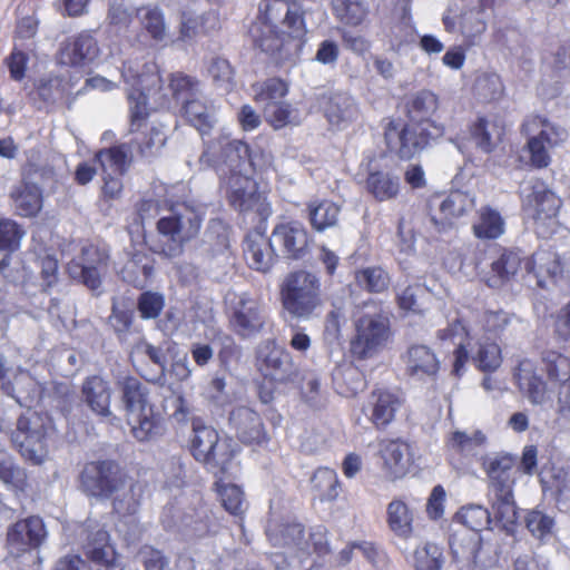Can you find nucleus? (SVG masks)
Wrapping results in <instances>:
<instances>
[{
  "label": "nucleus",
  "instance_id": "51",
  "mask_svg": "<svg viewBox=\"0 0 570 570\" xmlns=\"http://www.w3.org/2000/svg\"><path fill=\"white\" fill-rule=\"evenodd\" d=\"M0 481L12 491H23L27 473L7 452L0 451Z\"/></svg>",
  "mask_w": 570,
  "mask_h": 570
},
{
  "label": "nucleus",
  "instance_id": "41",
  "mask_svg": "<svg viewBox=\"0 0 570 570\" xmlns=\"http://www.w3.org/2000/svg\"><path fill=\"white\" fill-rule=\"evenodd\" d=\"M102 174L124 176L130 167L131 157L127 145L112 146L96 154Z\"/></svg>",
  "mask_w": 570,
  "mask_h": 570
},
{
  "label": "nucleus",
  "instance_id": "38",
  "mask_svg": "<svg viewBox=\"0 0 570 570\" xmlns=\"http://www.w3.org/2000/svg\"><path fill=\"white\" fill-rule=\"evenodd\" d=\"M87 542L83 548L87 557L94 562L109 564L115 559L114 548L109 543V533L98 524L87 525Z\"/></svg>",
  "mask_w": 570,
  "mask_h": 570
},
{
  "label": "nucleus",
  "instance_id": "49",
  "mask_svg": "<svg viewBox=\"0 0 570 570\" xmlns=\"http://www.w3.org/2000/svg\"><path fill=\"white\" fill-rule=\"evenodd\" d=\"M307 210L311 225L318 232L334 226L340 215V207L331 200L311 202Z\"/></svg>",
  "mask_w": 570,
  "mask_h": 570
},
{
  "label": "nucleus",
  "instance_id": "29",
  "mask_svg": "<svg viewBox=\"0 0 570 570\" xmlns=\"http://www.w3.org/2000/svg\"><path fill=\"white\" fill-rule=\"evenodd\" d=\"M400 406L396 395L380 390L372 392L364 412L376 428H384L393 421Z\"/></svg>",
  "mask_w": 570,
  "mask_h": 570
},
{
  "label": "nucleus",
  "instance_id": "54",
  "mask_svg": "<svg viewBox=\"0 0 570 570\" xmlns=\"http://www.w3.org/2000/svg\"><path fill=\"white\" fill-rule=\"evenodd\" d=\"M439 99L430 90H421L409 102V116L415 122L431 121L430 117L436 111Z\"/></svg>",
  "mask_w": 570,
  "mask_h": 570
},
{
  "label": "nucleus",
  "instance_id": "62",
  "mask_svg": "<svg viewBox=\"0 0 570 570\" xmlns=\"http://www.w3.org/2000/svg\"><path fill=\"white\" fill-rule=\"evenodd\" d=\"M473 361L481 371L493 372L502 363L501 348L495 342L480 343Z\"/></svg>",
  "mask_w": 570,
  "mask_h": 570
},
{
  "label": "nucleus",
  "instance_id": "61",
  "mask_svg": "<svg viewBox=\"0 0 570 570\" xmlns=\"http://www.w3.org/2000/svg\"><path fill=\"white\" fill-rule=\"evenodd\" d=\"M456 519L470 531L478 532L484 529L490 523V512L476 504H470L460 509L456 513Z\"/></svg>",
  "mask_w": 570,
  "mask_h": 570
},
{
  "label": "nucleus",
  "instance_id": "30",
  "mask_svg": "<svg viewBox=\"0 0 570 570\" xmlns=\"http://www.w3.org/2000/svg\"><path fill=\"white\" fill-rule=\"evenodd\" d=\"M6 392L20 405L28 407L45 400L43 385L27 371H19L12 383L6 386Z\"/></svg>",
  "mask_w": 570,
  "mask_h": 570
},
{
  "label": "nucleus",
  "instance_id": "22",
  "mask_svg": "<svg viewBox=\"0 0 570 570\" xmlns=\"http://www.w3.org/2000/svg\"><path fill=\"white\" fill-rule=\"evenodd\" d=\"M111 394L109 382L100 375H90L81 384V397L85 404L92 413L109 421L116 419L110 409Z\"/></svg>",
  "mask_w": 570,
  "mask_h": 570
},
{
  "label": "nucleus",
  "instance_id": "44",
  "mask_svg": "<svg viewBox=\"0 0 570 570\" xmlns=\"http://www.w3.org/2000/svg\"><path fill=\"white\" fill-rule=\"evenodd\" d=\"M521 257L513 252H504L491 264V275L487 283L490 287L498 288L510 281L520 269Z\"/></svg>",
  "mask_w": 570,
  "mask_h": 570
},
{
  "label": "nucleus",
  "instance_id": "24",
  "mask_svg": "<svg viewBox=\"0 0 570 570\" xmlns=\"http://www.w3.org/2000/svg\"><path fill=\"white\" fill-rule=\"evenodd\" d=\"M450 548L454 560L469 570H483L484 564L480 559L482 539L478 532H455L450 540Z\"/></svg>",
  "mask_w": 570,
  "mask_h": 570
},
{
  "label": "nucleus",
  "instance_id": "53",
  "mask_svg": "<svg viewBox=\"0 0 570 570\" xmlns=\"http://www.w3.org/2000/svg\"><path fill=\"white\" fill-rule=\"evenodd\" d=\"M475 206L474 196L469 193L454 190L440 204V212L445 219L460 218L471 212Z\"/></svg>",
  "mask_w": 570,
  "mask_h": 570
},
{
  "label": "nucleus",
  "instance_id": "1",
  "mask_svg": "<svg viewBox=\"0 0 570 570\" xmlns=\"http://www.w3.org/2000/svg\"><path fill=\"white\" fill-rule=\"evenodd\" d=\"M198 166L199 169L216 170L222 188L236 210L256 213L262 218L271 214L266 198L257 191V184L250 177L256 164L244 141L219 135L205 145Z\"/></svg>",
  "mask_w": 570,
  "mask_h": 570
},
{
  "label": "nucleus",
  "instance_id": "21",
  "mask_svg": "<svg viewBox=\"0 0 570 570\" xmlns=\"http://www.w3.org/2000/svg\"><path fill=\"white\" fill-rule=\"evenodd\" d=\"M278 253L272 238L258 230L249 232L244 240V257L249 268L267 273L276 262Z\"/></svg>",
  "mask_w": 570,
  "mask_h": 570
},
{
  "label": "nucleus",
  "instance_id": "34",
  "mask_svg": "<svg viewBox=\"0 0 570 570\" xmlns=\"http://www.w3.org/2000/svg\"><path fill=\"white\" fill-rule=\"evenodd\" d=\"M380 452L385 469L393 478H401L407 472L412 463L407 443L399 440L383 441Z\"/></svg>",
  "mask_w": 570,
  "mask_h": 570
},
{
  "label": "nucleus",
  "instance_id": "52",
  "mask_svg": "<svg viewBox=\"0 0 570 570\" xmlns=\"http://www.w3.org/2000/svg\"><path fill=\"white\" fill-rule=\"evenodd\" d=\"M332 6L335 17L353 27L361 24L368 11L365 0H333Z\"/></svg>",
  "mask_w": 570,
  "mask_h": 570
},
{
  "label": "nucleus",
  "instance_id": "11",
  "mask_svg": "<svg viewBox=\"0 0 570 570\" xmlns=\"http://www.w3.org/2000/svg\"><path fill=\"white\" fill-rule=\"evenodd\" d=\"M523 206L535 224L542 237H548L557 225V215L561 207L560 198L542 181H534L530 191L524 195Z\"/></svg>",
  "mask_w": 570,
  "mask_h": 570
},
{
  "label": "nucleus",
  "instance_id": "45",
  "mask_svg": "<svg viewBox=\"0 0 570 570\" xmlns=\"http://www.w3.org/2000/svg\"><path fill=\"white\" fill-rule=\"evenodd\" d=\"M503 132V128L495 121L484 118H479L471 128V136L475 145L484 153H491L498 146Z\"/></svg>",
  "mask_w": 570,
  "mask_h": 570
},
{
  "label": "nucleus",
  "instance_id": "55",
  "mask_svg": "<svg viewBox=\"0 0 570 570\" xmlns=\"http://www.w3.org/2000/svg\"><path fill=\"white\" fill-rule=\"evenodd\" d=\"M312 485L322 501H333L340 494L337 474L330 468L317 469L312 476Z\"/></svg>",
  "mask_w": 570,
  "mask_h": 570
},
{
  "label": "nucleus",
  "instance_id": "25",
  "mask_svg": "<svg viewBox=\"0 0 570 570\" xmlns=\"http://www.w3.org/2000/svg\"><path fill=\"white\" fill-rule=\"evenodd\" d=\"M229 424L235 429L243 443H261L265 440V430L261 416L247 406H238L229 414Z\"/></svg>",
  "mask_w": 570,
  "mask_h": 570
},
{
  "label": "nucleus",
  "instance_id": "20",
  "mask_svg": "<svg viewBox=\"0 0 570 570\" xmlns=\"http://www.w3.org/2000/svg\"><path fill=\"white\" fill-rule=\"evenodd\" d=\"M98 41L89 31L66 39L59 50V62L72 67H86L99 56Z\"/></svg>",
  "mask_w": 570,
  "mask_h": 570
},
{
  "label": "nucleus",
  "instance_id": "60",
  "mask_svg": "<svg viewBox=\"0 0 570 570\" xmlns=\"http://www.w3.org/2000/svg\"><path fill=\"white\" fill-rule=\"evenodd\" d=\"M234 456L235 451L232 444L227 440L218 439L215 449L208 455V460H205L203 464L215 474L218 472L226 473Z\"/></svg>",
  "mask_w": 570,
  "mask_h": 570
},
{
  "label": "nucleus",
  "instance_id": "47",
  "mask_svg": "<svg viewBox=\"0 0 570 570\" xmlns=\"http://www.w3.org/2000/svg\"><path fill=\"white\" fill-rule=\"evenodd\" d=\"M541 363L552 383L567 385L570 382V358L557 351H544Z\"/></svg>",
  "mask_w": 570,
  "mask_h": 570
},
{
  "label": "nucleus",
  "instance_id": "48",
  "mask_svg": "<svg viewBox=\"0 0 570 570\" xmlns=\"http://www.w3.org/2000/svg\"><path fill=\"white\" fill-rule=\"evenodd\" d=\"M268 540L274 546L303 544L304 530L301 523H277L269 521L266 528Z\"/></svg>",
  "mask_w": 570,
  "mask_h": 570
},
{
  "label": "nucleus",
  "instance_id": "3",
  "mask_svg": "<svg viewBox=\"0 0 570 570\" xmlns=\"http://www.w3.org/2000/svg\"><path fill=\"white\" fill-rule=\"evenodd\" d=\"M482 468L488 476V499L492 510L504 527L518 520L513 487L515 482V458L509 454L487 455Z\"/></svg>",
  "mask_w": 570,
  "mask_h": 570
},
{
  "label": "nucleus",
  "instance_id": "42",
  "mask_svg": "<svg viewBox=\"0 0 570 570\" xmlns=\"http://www.w3.org/2000/svg\"><path fill=\"white\" fill-rule=\"evenodd\" d=\"M183 116L203 135L208 132L214 125V114L206 105V101L199 91L197 96L186 99L183 104Z\"/></svg>",
  "mask_w": 570,
  "mask_h": 570
},
{
  "label": "nucleus",
  "instance_id": "57",
  "mask_svg": "<svg viewBox=\"0 0 570 570\" xmlns=\"http://www.w3.org/2000/svg\"><path fill=\"white\" fill-rule=\"evenodd\" d=\"M216 490L222 505L230 514L240 515L246 509L244 492L240 487L233 483H225L223 480L216 482Z\"/></svg>",
  "mask_w": 570,
  "mask_h": 570
},
{
  "label": "nucleus",
  "instance_id": "33",
  "mask_svg": "<svg viewBox=\"0 0 570 570\" xmlns=\"http://www.w3.org/2000/svg\"><path fill=\"white\" fill-rule=\"evenodd\" d=\"M219 27V17L214 10L200 14L183 13L178 39L191 41L199 36H207L216 31Z\"/></svg>",
  "mask_w": 570,
  "mask_h": 570
},
{
  "label": "nucleus",
  "instance_id": "28",
  "mask_svg": "<svg viewBox=\"0 0 570 570\" xmlns=\"http://www.w3.org/2000/svg\"><path fill=\"white\" fill-rule=\"evenodd\" d=\"M525 269L535 278L539 287H546L562 272V266L557 253L549 249H539L525 263Z\"/></svg>",
  "mask_w": 570,
  "mask_h": 570
},
{
  "label": "nucleus",
  "instance_id": "14",
  "mask_svg": "<svg viewBox=\"0 0 570 570\" xmlns=\"http://www.w3.org/2000/svg\"><path fill=\"white\" fill-rule=\"evenodd\" d=\"M522 128L527 134H534V130L540 128L537 135L529 138L527 146L531 164L537 168L547 167L551 160L550 149L563 140L566 131L541 117L529 119L522 125Z\"/></svg>",
  "mask_w": 570,
  "mask_h": 570
},
{
  "label": "nucleus",
  "instance_id": "13",
  "mask_svg": "<svg viewBox=\"0 0 570 570\" xmlns=\"http://www.w3.org/2000/svg\"><path fill=\"white\" fill-rule=\"evenodd\" d=\"M256 366L265 379L277 383L293 381L297 375V367L289 352L273 340L263 341L258 345Z\"/></svg>",
  "mask_w": 570,
  "mask_h": 570
},
{
  "label": "nucleus",
  "instance_id": "64",
  "mask_svg": "<svg viewBox=\"0 0 570 570\" xmlns=\"http://www.w3.org/2000/svg\"><path fill=\"white\" fill-rule=\"evenodd\" d=\"M524 523L531 534L540 540L551 535L554 527L553 518L540 510L528 511L524 517Z\"/></svg>",
  "mask_w": 570,
  "mask_h": 570
},
{
  "label": "nucleus",
  "instance_id": "9",
  "mask_svg": "<svg viewBox=\"0 0 570 570\" xmlns=\"http://www.w3.org/2000/svg\"><path fill=\"white\" fill-rule=\"evenodd\" d=\"M229 323L242 337H252L265 326L267 314L264 305L247 293H229L226 296Z\"/></svg>",
  "mask_w": 570,
  "mask_h": 570
},
{
  "label": "nucleus",
  "instance_id": "4",
  "mask_svg": "<svg viewBox=\"0 0 570 570\" xmlns=\"http://www.w3.org/2000/svg\"><path fill=\"white\" fill-rule=\"evenodd\" d=\"M203 220V213L194 206L186 203L173 206L169 214L157 222L161 238L154 250L167 258L181 256L185 245L198 236Z\"/></svg>",
  "mask_w": 570,
  "mask_h": 570
},
{
  "label": "nucleus",
  "instance_id": "18",
  "mask_svg": "<svg viewBox=\"0 0 570 570\" xmlns=\"http://www.w3.org/2000/svg\"><path fill=\"white\" fill-rule=\"evenodd\" d=\"M48 535L43 520L39 517H29L17 521L9 528L7 546L10 554L19 557L40 548Z\"/></svg>",
  "mask_w": 570,
  "mask_h": 570
},
{
  "label": "nucleus",
  "instance_id": "59",
  "mask_svg": "<svg viewBox=\"0 0 570 570\" xmlns=\"http://www.w3.org/2000/svg\"><path fill=\"white\" fill-rule=\"evenodd\" d=\"M255 101L266 106L267 104L279 102L287 94L288 87L286 82L278 78H271L262 83L253 87Z\"/></svg>",
  "mask_w": 570,
  "mask_h": 570
},
{
  "label": "nucleus",
  "instance_id": "8",
  "mask_svg": "<svg viewBox=\"0 0 570 570\" xmlns=\"http://www.w3.org/2000/svg\"><path fill=\"white\" fill-rule=\"evenodd\" d=\"M79 481L83 493L106 500L124 488L125 475L112 460L92 461L83 466Z\"/></svg>",
  "mask_w": 570,
  "mask_h": 570
},
{
  "label": "nucleus",
  "instance_id": "27",
  "mask_svg": "<svg viewBox=\"0 0 570 570\" xmlns=\"http://www.w3.org/2000/svg\"><path fill=\"white\" fill-rule=\"evenodd\" d=\"M130 432L138 442H150L160 438L165 431L164 419L156 413L154 406L129 414Z\"/></svg>",
  "mask_w": 570,
  "mask_h": 570
},
{
  "label": "nucleus",
  "instance_id": "46",
  "mask_svg": "<svg viewBox=\"0 0 570 570\" xmlns=\"http://www.w3.org/2000/svg\"><path fill=\"white\" fill-rule=\"evenodd\" d=\"M154 273L153 261L145 254H135L124 266L122 278L135 287L142 288Z\"/></svg>",
  "mask_w": 570,
  "mask_h": 570
},
{
  "label": "nucleus",
  "instance_id": "26",
  "mask_svg": "<svg viewBox=\"0 0 570 570\" xmlns=\"http://www.w3.org/2000/svg\"><path fill=\"white\" fill-rule=\"evenodd\" d=\"M493 0H479L476 7L465 10L459 19V30L468 45H475L478 39L487 30L489 11Z\"/></svg>",
  "mask_w": 570,
  "mask_h": 570
},
{
  "label": "nucleus",
  "instance_id": "63",
  "mask_svg": "<svg viewBox=\"0 0 570 570\" xmlns=\"http://www.w3.org/2000/svg\"><path fill=\"white\" fill-rule=\"evenodd\" d=\"M26 232L13 219L0 218V249L13 252L19 248Z\"/></svg>",
  "mask_w": 570,
  "mask_h": 570
},
{
  "label": "nucleus",
  "instance_id": "39",
  "mask_svg": "<svg viewBox=\"0 0 570 570\" xmlns=\"http://www.w3.org/2000/svg\"><path fill=\"white\" fill-rule=\"evenodd\" d=\"M10 197L16 210L23 217L36 216L42 207L41 190L36 184L20 181L12 188Z\"/></svg>",
  "mask_w": 570,
  "mask_h": 570
},
{
  "label": "nucleus",
  "instance_id": "12",
  "mask_svg": "<svg viewBox=\"0 0 570 570\" xmlns=\"http://www.w3.org/2000/svg\"><path fill=\"white\" fill-rule=\"evenodd\" d=\"M250 32L255 45L277 63L297 56L304 43V37H294L287 30L283 33L278 26L258 23Z\"/></svg>",
  "mask_w": 570,
  "mask_h": 570
},
{
  "label": "nucleus",
  "instance_id": "35",
  "mask_svg": "<svg viewBox=\"0 0 570 570\" xmlns=\"http://www.w3.org/2000/svg\"><path fill=\"white\" fill-rule=\"evenodd\" d=\"M116 384L121 393V401L128 414L153 406L149 404V391L136 376H119Z\"/></svg>",
  "mask_w": 570,
  "mask_h": 570
},
{
  "label": "nucleus",
  "instance_id": "58",
  "mask_svg": "<svg viewBox=\"0 0 570 570\" xmlns=\"http://www.w3.org/2000/svg\"><path fill=\"white\" fill-rule=\"evenodd\" d=\"M218 439L219 435L217 431L212 426H196L191 439L194 458L202 463L208 460V455L210 451L215 449Z\"/></svg>",
  "mask_w": 570,
  "mask_h": 570
},
{
  "label": "nucleus",
  "instance_id": "2",
  "mask_svg": "<svg viewBox=\"0 0 570 570\" xmlns=\"http://www.w3.org/2000/svg\"><path fill=\"white\" fill-rule=\"evenodd\" d=\"M279 301L292 320H312L324 305L321 277L304 268L287 273L279 285Z\"/></svg>",
  "mask_w": 570,
  "mask_h": 570
},
{
  "label": "nucleus",
  "instance_id": "6",
  "mask_svg": "<svg viewBox=\"0 0 570 570\" xmlns=\"http://www.w3.org/2000/svg\"><path fill=\"white\" fill-rule=\"evenodd\" d=\"M121 76L128 88L131 131L139 130L147 117V96L161 88V77L155 62L140 63L128 60L124 63Z\"/></svg>",
  "mask_w": 570,
  "mask_h": 570
},
{
  "label": "nucleus",
  "instance_id": "36",
  "mask_svg": "<svg viewBox=\"0 0 570 570\" xmlns=\"http://www.w3.org/2000/svg\"><path fill=\"white\" fill-rule=\"evenodd\" d=\"M406 373L413 377L434 376L439 371V360L426 345H412L405 355Z\"/></svg>",
  "mask_w": 570,
  "mask_h": 570
},
{
  "label": "nucleus",
  "instance_id": "56",
  "mask_svg": "<svg viewBox=\"0 0 570 570\" xmlns=\"http://www.w3.org/2000/svg\"><path fill=\"white\" fill-rule=\"evenodd\" d=\"M144 29L156 41H164L167 37V26L164 12L157 6H146L138 10Z\"/></svg>",
  "mask_w": 570,
  "mask_h": 570
},
{
  "label": "nucleus",
  "instance_id": "16",
  "mask_svg": "<svg viewBox=\"0 0 570 570\" xmlns=\"http://www.w3.org/2000/svg\"><path fill=\"white\" fill-rule=\"evenodd\" d=\"M259 12L264 17L262 23L278 26L283 33L287 30L294 37H305L306 26L298 3L288 0H262Z\"/></svg>",
  "mask_w": 570,
  "mask_h": 570
},
{
  "label": "nucleus",
  "instance_id": "40",
  "mask_svg": "<svg viewBox=\"0 0 570 570\" xmlns=\"http://www.w3.org/2000/svg\"><path fill=\"white\" fill-rule=\"evenodd\" d=\"M505 229V222L501 214L490 207L483 206L478 212V217L472 225L473 234L479 239H497Z\"/></svg>",
  "mask_w": 570,
  "mask_h": 570
},
{
  "label": "nucleus",
  "instance_id": "19",
  "mask_svg": "<svg viewBox=\"0 0 570 570\" xmlns=\"http://www.w3.org/2000/svg\"><path fill=\"white\" fill-rule=\"evenodd\" d=\"M514 379L520 392L532 405H544L551 402L552 392L538 373L533 361L521 360L514 370Z\"/></svg>",
  "mask_w": 570,
  "mask_h": 570
},
{
  "label": "nucleus",
  "instance_id": "5",
  "mask_svg": "<svg viewBox=\"0 0 570 570\" xmlns=\"http://www.w3.org/2000/svg\"><path fill=\"white\" fill-rule=\"evenodd\" d=\"M52 430L51 419L47 414L28 409L17 419L16 428L10 433L11 443L24 460L41 464L49 453L48 440Z\"/></svg>",
  "mask_w": 570,
  "mask_h": 570
},
{
  "label": "nucleus",
  "instance_id": "23",
  "mask_svg": "<svg viewBox=\"0 0 570 570\" xmlns=\"http://www.w3.org/2000/svg\"><path fill=\"white\" fill-rule=\"evenodd\" d=\"M318 101L325 118L332 126L342 127L357 116V106L347 92H325Z\"/></svg>",
  "mask_w": 570,
  "mask_h": 570
},
{
  "label": "nucleus",
  "instance_id": "37",
  "mask_svg": "<svg viewBox=\"0 0 570 570\" xmlns=\"http://www.w3.org/2000/svg\"><path fill=\"white\" fill-rule=\"evenodd\" d=\"M365 187L377 202H387L399 196L401 191V180L396 174L391 171L370 170Z\"/></svg>",
  "mask_w": 570,
  "mask_h": 570
},
{
  "label": "nucleus",
  "instance_id": "17",
  "mask_svg": "<svg viewBox=\"0 0 570 570\" xmlns=\"http://www.w3.org/2000/svg\"><path fill=\"white\" fill-rule=\"evenodd\" d=\"M271 238L278 255L287 259H302L309 250V234L305 226L297 220L277 224Z\"/></svg>",
  "mask_w": 570,
  "mask_h": 570
},
{
  "label": "nucleus",
  "instance_id": "50",
  "mask_svg": "<svg viewBox=\"0 0 570 570\" xmlns=\"http://www.w3.org/2000/svg\"><path fill=\"white\" fill-rule=\"evenodd\" d=\"M407 561L414 570H441L443 566V553L439 546L425 542L415 548Z\"/></svg>",
  "mask_w": 570,
  "mask_h": 570
},
{
  "label": "nucleus",
  "instance_id": "31",
  "mask_svg": "<svg viewBox=\"0 0 570 570\" xmlns=\"http://www.w3.org/2000/svg\"><path fill=\"white\" fill-rule=\"evenodd\" d=\"M415 511L401 498H394L386 507V523L397 538L407 540L414 533Z\"/></svg>",
  "mask_w": 570,
  "mask_h": 570
},
{
  "label": "nucleus",
  "instance_id": "43",
  "mask_svg": "<svg viewBox=\"0 0 570 570\" xmlns=\"http://www.w3.org/2000/svg\"><path fill=\"white\" fill-rule=\"evenodd\" d=\"M487 436L481 430H454L449 434L446 445L454 453L473 456L484 446Z\"/></svg>",
  "mask_w": 570,
  "mask_h": 570
},
{
  "label": "nucleus",
  "instance_id": "15",
  "mask_svg": "<svg viewBox=\"0 0 570 570\" xmlns=\"http://www.w3.org/2000/svg\"><path fill=\"white\" fill-rule=\"evenodd\" d=\"M107 261L108 255L97 246H83L81 253L68 264V274L89 289L98 291L107 269Z\"/></svg>",
  "mask_w": 570,
  "mask_h": 570
},
{
  "label": "nucleus",
  "instance_id": "10",
  "mask_svg": "<svg viewBox=\"0 0 570 570\" xmlns=\"http://www.w3.org/2000/svg\"><path fill=\"white\" fill-rule=\"evenodd\" d=\"M355 328L356 334L351 342V352L361 360L379 353L391 336L390 321L382 313L364 314L355 322Z\"/></svg>",
  "mask_w": 570,
  "mask_h": 570
},
{
  "label": "nucleus",
  "instance_id": "7",
  "mask_svg": "<svg viewBox=\"0 0 570 570\" xmlns=\"http://www.w3.org/2000/svg\"><path fill=\"white\" fill-rule=\"evenodd\" d=\"M444 126L435 121L413 122L400 126L391 120L385 127L387 149L403 160H410L424 150L431 140L444 135Z\"/></svg>",
  "mask_w": 570,
  "mask_h": 570
},
{
  "label": "nucleus",
  "instance_id": "32",
  "mask_svg": "<svg viewBox=\"0 0 570 570\" xmlns=\"http://www.w3.org/2000/svg\"><path fill=\"white\" fill-rule=\"evenodd\" d=\"M229 235L226 224L218 218L210 219L205 229L200 253L208 259L228 257Z\"/></svg>",
  "mask_w": 570,
  "mask_h": 570
}]
</instances>
